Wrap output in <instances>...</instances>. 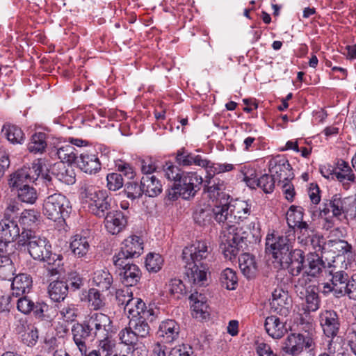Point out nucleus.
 <instances>
[{
  "mask_svg": "<svg viewBox=\"0 0 356 356\" xmlns=\"http://www.w3.org/2000/svg\"><path fill=\"white\" fill-rule=\"evenodd\" d=\"M212 215L216 221L223 226L220 247L225 257L232 261L240 251L247 248L249 234L234 225L229 200L214 203Z\"/></svg>",
  "mask_w": 356,
  "mask_h": 356,
  "instance_id": "obj_1",
  "label": "nucleus"
},
{
  "mask_svg": "<svg viewBox=\"0 0 356 356\" xmlns=\"http://www.w3.org/2000/svg\"><path fill=\"white\" fill-rule=\"evenodd\" d=\"M291 241L288 236H278L277 237L268 235L266 240V249L269 251L275 262L281 268H286L293 276H298L306 266L305 256L302 250H291Z\"/></svg>",
  "mask_w": 356,
  "mask_h": 356,
  "instance_id": "obj_2",
  "label": "nucleus"
},
{
  "mask_svg": "<svg viewBox=\"0 0 356 356\" xmlns=\"http://www.w3.org/2000/svg\"><path fill=\"white\" fill-rule=\"evenodd\" d=\"M112 321L103 313H92L81 323H76L72 327V339L81 354L88 350V343L97 337H104L107 330H111Z\"/></svg>",
  "mask_w": 356,
  "mask_h": 356,
  "instance_id": "obj_3",
  "label": "nucleus"
},
{
  "mask_svg": "<svg viewBox=\"0 0 356 356\" xmlns=\"http://www.w3.org/2000/svg\"><path fill=\"white\" fill-rule=\"evenodd\" d=\"M203 179L196 172L183 173L177 182H174L168 189V197L170 200H176L179 197L184 200L194 197L201 188Z\"/></svg>",
  "mask_w": 356,
  "mask_h": 356,
  "instance_id": "obj_4",
  "label": "nucleus"
},
{
  "mask_svg": "<svg viewBox=\"0 0 356 356\" xmlns=\"http://www.w3.org/2000/svg\"><path fill=\"white\" fill-rule=\"evenodd\" d=\"M70 204L69 200L65 195L54 193L44 200L42 213L48 219L63 225L65 224V218L69 217L70 213Z\"/></svg>",
  "mask_w": 356,
  "mask_h": 356,
  "instance_id": "obj_5",
  "label": "nucleus"
},
{
  "mask_svg": "<svg viewBox=\"0 0 356 356\" xmlns=\"http://www.w3.org/2000/svg\"><path fill=\"white\" fill-rule=\"evenodd\" d=\"M314 328L304 333H291L285 339L282 351L284 356H298L304 350H312L315 346Z\"/></svg>",
  "mask_w": 356,
  "mask_h": 356,
  "instance_id": "obj_6",
  "label": "nucleus"
},
{
  "mask_svg": "<svg viewBox=\"0 0 356 356\" xmlns=\"http://www.w3.org/2000/svg\"><path fill=\"white\" fill-rule=\"evenodd\" d=\"M15 301L17 310L23 314L33 313L36 318L50 321L55 316L56 311L44 302H33L26 294L17 298Z\"/></svg>",
  "mask_w": 356,
  "mask_h": 356,
  "instance_id": "obj_7",
  "label": "nucleus"
},
{
  "mask_svg": "<svg viewBox=\"0 0 356 356\" xmlns=\"http://www.w3.org/2000/svg\"><path fill=\"white\" fill-rule=\"evenodd\" d=\"M81 195L84 201L88 203L90 211L96 216L104 217L106 211L111 209V199L106 196L103 191L92 186H82Z\"/></svg>",
  "mask_w": 356,
  "mask_h": 356,
  "instance_id": "obj_8",
  "label": "nucleus"
},
{
  "mask_svg": "<svg viewBox=\"0 0 356 356\" xmlns=\"http://www.w3.org/2000/svg\"><path fill=\"white\" fill-rule=\"evenodd\" d=\"M21 245H27L28 252L34 260H40L47 255L52 248L49 241L44 236L36 234L33 230H24L21 232Z\"/></svg>",
  "mask_w": 356,
  "mask_h": 356,
  "instance_id": "obj_9",
  "label": "nucleus"
},
{
  "mask_svg": "<svg viewBox=\"0 0 356 356\" xmlns=\"http://www.w3.org/2000/svg\"><path fill=\"white\" fill-rule=\"evenodd\" d=\"M318 321L323 334L328 338H331L327 344V350L330 353L336 352L334 346V339L337 336L341 321L337 312L333 309L322 310L318 316Z\"/></svg>",
  "mask_w": 356,
  "mask_h": 356,
  "instance_id": "obj_10",
  "label": "nucleus"
},
{
  "mask_svg": "<svg viewBox=\"0 0 356 356\" xmlns=\"http://www.w3.org/2000/svg\"><path fill=\"white\" fill-rule=\"evenodd\" d=\"M42 170L40 160L34 161L31 166H24L10 175L8 185L12 189H19L36 181Z\"/></svg>",
  "mask_w": 356,
  "mask_h": 356,
  "instance_id": "obj_11",
  "label": "nucleus"
},
{
  "mask_svg": "<svg viewBox=\"0 0 356 356\" xmlns=\"http://www.w3.org/2000/svg\"><path fill=\"white\" fill-rule=\"evenodd\" d=\"M143 251V241L138 236L131 235L122 243L120 252L113 257L115 266H122L123 261L139 257Z\"/></svg>",
  "mask_w": 356,
  "mask_h": 356,
  "instance_id": "obj_12",
  "label": "nucleus"
},
{
  "mask_svg": "<svg viewBox=\"0 0 356 356\" xmlns=\"http://www.w3.org/2000/svg\"><path fill=\"white\" fill-rule=\"evenodd\" d=\"M211 249L205 241H197L191 245L185 247L182 251V259L185 264H207L205 261L211 254Z\"/></svg>",
  "mask_w": 356,
  "mask_h": 356,
  "instance_id": "obj_13",
  "label": "nucleus"
},
{
  "mask_svg": "<svg viewBox=\"0 0 356 356\" xmlns=\"http://www.w3.org/2000/svg\"><path fill=\"white\" fill-rule=\"evenodd\" d=\"M268 169L271 175L278 183L291 181L294 177L289 161L282 155H277L270 159Z\"/></svg>",
  "mask_w": 356,
  "mask_h": 356,
  "instance_id": "obj_14",
  "label": "nucleus"
},
{
  "mask_svg": "<svg viewBox=\"0 0 356 356\" xmlns=\"http://www.w3.org/2000/svg\"><path fill=\"white\" fill-rule=\"evenodd\" d=\"M76 163L81 171L89 175H95L102 169L98 153L92 147H89L79 152Z\"/></svg>",
  "mask_w": 356,
  "mask_h": 356,
  "instance_id": "obj_15",
  "label": "nucleus"
},
{
  "mask_svg": "<svg viewBox=\"0 0 356 356\" xmlns=\"http://www.w3.org/2000/svg\"><path fill=\"white\" fill-rule=\"evenodd\" d=\"M204 191L214 203L229 200L230 196L225 192L226 185L219 177H205Z\"/></svg>",
  "mask_w": 356,
  "mask_h": 356,
  "instance_id": "obj_16",
  "label": "nucleus"
},
{
  "mask_svg": "<svg viewBox=\"0 0 356 356\" xmlns=\"http://www.w3.org/2000/svg\"><path fill=\"white\" fill-rule=\"evenodd\" d=\"M349 199L341 198L338 195H334L330 200H324L320 209L321 215L326 216L331 212L336 218L345 216L349 211Z\"/></svg>",
  "mask_w": 356,
  "mask_h": 356,
  "instance_id": "obj_17",
  "label": "nucleus"
},
{
  "mask_svg": "<svg viewBox=\"0 0 356 356\" xmlns=\"http://www.w3.org/2000/svg\"><path fill=\"white\" fill-rule=\"evenodd\" d=\"M270 310L282 316H287L292 307V300L287 291L282 289H275L272 293L270 303Z\"/></svg>",
  "mask_w": 356,
  "mask_h": 356,
  "instance_id": "obj_18",
  "label": "nucleus"
},
{
  "mask_svg": "<svg viewBox=\"0 0 356 356\" xmlns=\"http://www.w3.org/2000/svg\"><path fill=\"white\" fill-rule=\"evenodd\" d=\"M118 269L121 282L126 286H136L141 277V271L136 264L124 260L122 266H115Z\"/></svg>",
  "mask_w": 356,
  "mask_h": 356,
  "instance_id": "obj_19",
  "label": "nucleus"
},
{
  "mask_svg": "<svg viewBox=\"0 0 356 356\" xmlns=\"http://www.w3.org/2000/svg\"><path fill=\"white\" fill-rule=\"evenodd\" d=\"M180 334L179 324L172 319L163 321L159 324L156 336L163 343H172L176 341Z\"/></svg>",
  "mask_w": 356,
  "mask_h": 356,
  "instance_id": "obj_20",
  "label": "nucleus"
},
{
  "mask_svg": "<svg viewBox=\"0 0 356 356\" xmlns=\"http://www.w3.org/2000/svg\"><path fill=\"white\" fill-rule=\"evenodd\" d=\"M128 216L121 211H112L104 216V225L106 230L111 234H118L127 225Z\"/></svg>",
  "mask_w": 356,
  "mask_h": 356,
  "instance_id": "obj_21",
  "label": "nucleus"
},
{
  "mask_svg": "<svg viewBox=\"0 0 356 356\" xmlns=\"http://www.w3.org/2000/svg\"><path fill=\"white\" fill-rule=\"evenodd\" d=\"M49 154L51 157L59 159L60 163L71 164L78 159L79 152L74 146L60 141L51 147Z\"/></svg>",
  "mask_w": 356,
  "mask_h": 356,
  "instance_id": "obj_22",
  "label": "nucleus"
},
{
  "mask_svg": "<svg viewBox=\"0 0 356 356\" xmlns=\"http://www.w3.org/2000/svg\"><path fill=\"white\" fill-rule=\"evenodd\" d=\"M248 242V241L247 243ZM248 245H247V248L243 251H240L236 256L239 254L238 264L243 275L248 279H252L256 276L258 272V266L254 256L250 253L245 252V251L248 250ZM236 257H235L234 259ZM232 259H234V258Z\"/></svg>",
  "mask_w": 356,
  "mask_h": 356,
  "instance_id": "obj_23",
  "label": "nucleus"
},
{
  "mask_svg": "<svg viewBox=\"0 0 356 356\" xmlns=\"http://www.w3.org/2000/svg\"><path fill=\"white\" fill-rule=\"evenodd\" d=\"M186 275L193 284L204 286L207 282V264H185Z\"/></svg>",
  "mask_w": 356,
  "mask_h": 356,
  "instance_id": "obj_24",
  "label": "nucleus"
},
{
  "mask_svg": "<svg viewBox=\"0 0 356 356\" xmlns=\"http://www.w3.org/2000/svg\"><path fill=\"white\" fill-rule=\"evenodd\" d=\"M12 279L11 287L13 296L17 298L29 293L33 285L32 277L30 275L19 273Z\"/></svg>",
  "mask_w": 356,
  "mask_h": 356,
  "instance_id": "obj_25",
  "label": "nucleus"
},
{
  "mask_svg": "<svg viewBox=\"0 0 356 356\" xmlns=\"http://www.w3.org/2000/svg\"><path fill=\"white\" fill-rule=\"evenodd\" d=\"M52 175L60 182L72 185L76 181V174L72 166L64 163H55L51 170Z\"/></svg>",
  "mask_w": 356,
  "mask_h": 356,
  "instance_id": "obj_26",
  "label": "nucleus"
},
{
  "mask_svg": "<svg viewBox=\"0 0 356 356\" xmlns=\"http://www.w3.org/2000/svg\"><path fill=\"white\" fill-rule=\"evenodd\" d=\"M303 209L301 207L294 205L290 207L286 213V222L289 229L284 236H288L291 240L295 238V227H298L302 222H305L303 221Z\"/></svg>",
  "mask_w": 356,
  "mask_h": 356,
  "instance_id": "obj_27",
  "label": "nucleus"
},
{
  "mask_svg": "<svg viewBox=\"0 0 356 356\" xmlns=\"http://www.w3.org/2000/svg\"><path fill=\"white\" fill-rule=\"evenodd\" d=\"M175 161L180 166H190L195 165L204 168L208 163L207 159H203L200 155H195L184 147L176 152Z\"/></svg>",
  "mask_w": 356,
  "mask_h": 356,
  "instance_id": "obj_28",
  "label": "nucleus"
},
{
  "mask_svg": "<svg viewBox=\"0 0 356 356\" xmlns=\"http://www.w3.org/2000/svg\"><path fill=\"white\" fill-rule=\"evenodd\" d=\"M264 327L268 334L275 339H281L287 332L285 323L274 315L266 318Z\"/></svg>",
  "mask_w": 356,
  "mask_h": 356,
  "instance_id": "obj_29",
  "label": "nucleus"
},
{
  "mask_svg": "<svg viewBox=\"0 0 356 356\" xmlns=\"http://www.w3.org/2000/svg\"><path fill=\"white\" fill-rule=\"evenodd\" d=\"M21 239L20 229L17 220L1 219L0 220V238L15 241Z\"/></svg>",
  "mask_w": 356,
  "mask_h": 356,
  "instance_id": "obj_30",
  "label": "nucleus"
},
{
  "mask_svg": "<svg viewBox=\"0 0 356 356\" xmlns=\"http://www.w3.org/2000/svg\"><path fill=\"white\" fill-rule=\"evenodd\" d=\"M189 299L196 318H206L209 315V307L204 294L195 292L190 296Z\"/></svg>",
  "mask_w": 356,
  "mask_h": 356,
  "instance_id": "obj_31",
  "label": "nucleus"
},
{
  "mask_svg": "<svg viewBox=\"0 0 356 356\" xmlns=\"http://www.w3.org/2000/svg\"><path fill=\"white\" fill-rule=\"evenodd\" d=\"M349 280L350 277L344 270H339L332 273L331 282L334 296L340 298L346 295Z\"/></svg>",
  "mask_w": 356,
  "mask_h": 356,
  "instance_id": "obj_32",
  "label": "nucleus"
},
{
  "mask_svg": "<svg viewBox=\"0 0 356 356\" xmlns=\"http://www.w3.org/2000/svg\"><path fill=\"white\" fill-rule=\"evenodd\" d=\"M39 261L46 263L48 275L56 276L60 274L63 270V256L53 253L51 249L47 255H44V258Z\"/></svg>",
  "mask_w": 356,
  "mask_h": 356,
  "instance_id": "obj_33",
  "label": "nucleus"
},
{
  "mask_svg": "<svg viewBox=\"0 0 356 356\" xmlns=\"http://www.w3.org/2000/svg\"><path fill=\"white\" fill-rule=\"evenodd\" d=\"M337 168L339 172H334L335 177L339 182L343 183V188L346 189L349 188V184L343 183L347 180L351 183L356 181V176L353 172L351 167L347 161L343 159H338L337 162Z\"/></svg>",
  "mask_w": 356,
  "mask_h": 356,
  "instance_id": "obj_34",
  "label": "nucleus"
},
{
  "mask_svg": "<svg viewBox=\"0 0 356 356\" xmlns=\"http://www.w3.org/2000/svg\"><path fill=\"white\" fill-rule=\"evenodd\" d=\"M306 261L307 264L305 268H307V275L318 277L325 268V262L318 253L309 252L307 255Z\"/></svg>",
  "mask_w": 356,
  "mask_h": 356,
  "instance_id": "obj_35",
  "label": "nucleus"
},
{
  "mask_svg": "<svg viewBox=\"0 0 356 356\" xmlns=\"http://www.w3.org/2000/svg\"><path fill=\"white\" fill-rule=\"evenodd\" d=\"M231 213L232 220H234V225L247 219L251 212V205L246 201L235 200L232 203L230 202Z\"/></svg>",
  "mask_w": 356,
  "mask_h": 356,
  "instance_id": "obj_36",
  "label": "nucleus"
},
{
  "mask_svg": "<svg viewBox=\"0 0 356 356\" xmlns=\"http://www.w3.org/2000/svg\"><path fill=\"white\" fill-rule=\"evenodd\" d=\"M140 184L143 193L149 197H156L162 191V185L154 175H143Z\"/></svg>",
  "mask_w": 356,
  "mask_h": 356,
  "instance_id": "obj_37",
  "label": "nucleus"
},
{
  "mask_svg": "<svg viewBox=\"0 0 356 356\" xmlns=\"http://www.w3.org/2000/svg\"><path fill=\"white\" fill-rule=\"evenodd\" d=\"M1 133L13 144H22L25 140V134L21 127L13 124H4Z\"/></svg>",
  "mask_w": 356,
  "mask_h": 356,
  "instance_id": "obj_38",
  "label": "nucleus"
},
{
  "mask_svg": "<svg viewBox=\"0 0 356 356\" xmlns=\"http://www.w3.org/2000/svg\"><path fill=\"white\" fill-rule=\"evenodd\" d=\"M124 310L131 318L152 315L150 310L146 309L145 303L138 298H134L128 305L124 307Z\"/></svg>",
  "mask_w": 356,
  "mask_h": 356,
  "instance_id": "obj_39",
  "label": "nucleus"
},
{
  "mask_svg": "<svg viewBox=\"0 0 356 356\" xmlns=\"http://www.w3.org/2000/svg\"><path fill=\"white\" fill-rule=\"evenodd\" d=\"M47 135L44 132L33 134L27 145V149L33 154H42L47 147Z\"/></svg>",
  "mask_w": 356,
  "mask_h": 356,
  "instance_id": "obj_40",
  "label": "nucleus"
},
{
  "mask_svg": "<svg viewBox=\"0 0 356 356\" xmlns=\"http://www.w3.org/2000/svg\"><path fill=\"white\" fill-rule=\"evenodd\" d=\"M90 247L88 238L79 234H76L70 243V249L74 255L79 258L87 254Z\"/></svg>",
  "mask_w": 356,
  "mask_h": 356,
  "instance_id": "obj_41",
  "label": "nucleus"
},
{
  "mask_svg": "<svg viewBox=\"0 0 356 356\" xmlns=\"http://www.w3.org/2000/svg\"><path fill=\"white\" fill-rule=\"evenodd\" d=\"M94 284L102 291L108 290L113 282L112 275L107 269L97 270L92 277Z\"/></svg>",
  "mask_w": 356,
  "mask_h": 356,
  "instance_id": "obj_42",
  "label": "nucleus"
},
{
  "mask_svg": "<svg viewBox=\"0 0 356 356\" xmlns=\"http://www.w3.org/2000/svg\"><path fill=\"white\" fill-rule=\"evenodd\" d=\"M49 295L50 298L56 302L63 300L68 293V285L64 281H55L49 286Z\"/></svg>",
  "mask_w": 356,
  "mask_h": 356,
  "instance_id": "obj_43",
  "label": "nucleus"
},
{
  "mask_svg": "<svg viewBox=\"0 0 356 356\" xmlns=\"http://www.w3.org/2000/svg\"><path fill=\"white\" fill-rule=\"evenodd\" d=\"M306 293L305 311L308 313L317 311L321 305L317 289L316 286H309L306 289Z\"/></svg>",
  "mask_w": 356,
  "mask_h": 356,
  "instance_id": "obj_44",
  "label": "nucleus"
},
{
  "mask_svg": "<svg viewBox=\"0 0 356 356\" xmlns=\"http://www.w3.org/2000/svg\"><path fill=\"white\" fill-rule=\"evenodd\" d=\"M149 316H142L138 318H131L129 321V325L133 329L136 337L138 338H145L149 334L150 327L146 321Z\"/></svg>",
  "mask_w": 356,
  "mask_h": 356,
  "instance_id": "obj_45",
  "label": "nucleus"
},
{
  "mask_svg": "<svg viewBox=\"0 0 356 356\" xmlns=\"http://www.w3.org/2000/svg\"><path fill=\"white\" fill-rule=\"evenodd\" d=\"M15 268L10 257L0 254V280H10L15 274Z\"/></svg>",
  "mask_w": 356,
  "mask_h": 356,
  "instance_id": "obj_46",
  "label": "nucleus"
},
{
  "mask_svg": "<svg viewBox=\"0 0 356 356\" xmlns=\"http://www.w3.org/2000/svg\"><path fill=\"white\" fill-rule=\"evenodd\" d=\"M193 220L200 226H206L211 222L213 218L212 209L207 206H198L193 212Z\"/></svg>",
  "mask_w": 356,
  "mask_h": 356,
  "instance_id": "obj_47",
  "label": "nucleus"
},
{
  "mask_svg": "<svg viewBox=\"0 0 356 356\" xmlns=\"http://www.w3.org/2000/svg\"><path fill=\"white\" fill-rule=\"evenodd\" d=\"M40 214L34 210H25L21 213L19 222L22 226V232L24 230H32V227L39 221Z\"/></svg>",
  "mask_w": 356,
  "mask_h": 356,
  "instance_id": "obj_48",
  "label": "nucleus"
},
{
  "mask_svg": "<svg viewBox=\"0 0 356 356\" xmlns=\"http://www.w3.org/2000/svg\"><path fill=\"white\" fill-rule=\"evenodd\" d=\"M208 163L204 165V168L206 170L207 176L216 177V175L230 172L234 169V165L231 163H213L207 160Z\"/></svg>",
  "mask_w": 356,
  "mask_h": 356,
  "instance_id": "obj_49",
  "label": "nucleus"
},
{
  "mask_svg": "<svg viewBox=\"0 0 356 356\" xmlns=\"http://www.w3.org/2000/svg\"><path fill=\"white\" fill-rule=\"evenodd\" d=\"M167 290L175 299H180L186 294V289L179 279H171L166 285Z\"/></svg>",
  "mask_w": 356,
  "mask_h": 356,
  "instance_id": "obj_50",
  "label": "nucleus"
},
{
  "mask_svg": "<svg viewBox=\"0 0 356 356\" xmlns=\"http://www.w3.org/2000/svg\"><path fill=\"white\" fill-rule=\"evenodd\" d=\"M298 229V241L302 245L308 246V241L316 234V230L307 222L299 224Z\"/></svg>",
  "mask_w": 356,
  "mask_h": 356,
  "instance_id": "obj_51",
  "label": "nucleus"
},
{
  "mask_svg": "<svg viewBox=\"0 0 356 356\" xmlns=\"http://www.w3.org/2000/svg\"><path fill=\"white\" fill-rule=\"evenodd\" d=\"M17 191V197L22 202L27 204H33L38 199L37 191L35 188L29 185H25Z\"/></svg>",
  "mask_w": 356,
  "mask_h": 356,
  "instance_id": "obj_52",
  "label": "nucleus"
},
{
  "mask_svg": "<svg viewBox=\"0 0 356 356\" xmlns=\"http://www.w3.org/2000/svg\"><path fill=\"white\" fill-rule=\"evenodd\" d=\"M220 282L228 290H233L238 284L236 273L231 268H226L220 274Z\"/></svg>",
  "mask_w": 356,
  "mask_h": 356,
  "instance_id": "obj_53",
  "label": "nucleus"
},
{
  "mask_svg": "<svg viewBox=\"0 0 356 356\" xmlns=\"http://www.w3.org/2000/svg\"><path fill=\"white\" fill-rule=\"evenodd\" d=\"M110 331L111 330H107V333L104 337L96 338L99 340L97 350L100 351L102 356H111L113 353L115 343L114 341L108 337Z\"/></svg>",
  "mask_w": 356,
  "mask_h": 356,
  "instance_id": "obj_54",
  "label": "nucleus"
},
{
  "mask_svg": "<svg viewBox=\"0 0 356 356\" xmlns=\"http://www.w3.org/2000/svg\"><path fill=\"white\" fill-rule=\"evenodd\" d=\"M252 182L265 193H271L274 191L275 179L271 175L264 174Z\"/></svg>",
  "mask_w": 356,
  "mask_h": 356,
  "instance_id": "obj_55",
  "label": "nucleus"
},
{
  "mask_svg": "<svg viewBox=\"0 0 356 356\" xmlns=\"http://www.w3.org/2000/svg\"><path fill=\"white\" fill-rule=\"evenodd\" d=\"M163 259L159 254L149 253L145 260V266L149 272L156 273L159 271L163 266Z\"/></svg>",
  "mask_w": 356,
  "mask_h": 356,
  "instance_id": "obj_56",
  "label": "nucleus"
},
{
  "mask_svg": "<svg viewBox=\"0 0 356 356\" xmlns=\"http://www.w3.org/2000/svg\"><path fill=\"white\" fill-rule=\"evenodd\" d=\"M89 305L94 309L97 310L102 308L104 305V297L97 289H90L87 296Z\"/></svg>",
  "mask_w": 356,
  "mask_h": 356,
  "instance_id": "obj_57",
  "label": "nucleus"
},
{
  "mask_svg": "<svg viewBox=\"0 0 356 356\" xmlns=\"http://www.w3.org/2000/svg\"><path fill=\"white\" fill-rule=\"evenodd\" d=\"M164 176L169 180L177 182L184 172L181 169L170 161L166 162L163 166Z\"/></svg>",
  "mask_w": 356,
  "mask_h": 356,
  "instance_id": "obj_58",
  "label": "nucleus"
},
{
  "mask_svg": "<svg viewBox=\"0 0 356 356\" xmlns=\"http://www.w3.org/2000/svg\"><path fill=\"white\" fill-rule=\"evenodd\" d=\"M119 337L122 343L132 346H136L138 341V338L136 337V333H134L130 325H129L128 327L122 329L119 332Z\"/></svg>",
  "mask_w": 356,
  "mask_h": 356,
  "instance_id": "obj_59",
  "label": "nucleus"
},
{
  "mask_svg": "<svg viewBox=\"0 0 356 356\" xmlns=\"http://www.w3.org/2000/svg\"><path fill=\"white\" fill-rule=\"evenodd\" d=\"M124 193L131 200L139 198L143 193L142 185H138L137 182L129 181L125 184Z\"/></svg>",
  "mask_w": 356,
  "mask_h": 356,
  "instance_id": "obj_60",
  "label": "nucleus"
},
{
  "mask_svg": "<svg viewBox=\"0 0 356 356\" xmlns=\"http://www.w3.org/2000/svg\"><path fill=\"white\" fill-rule=\"evenodd\" d=\"M107 188L110 191H116L121 188L124 184V180L121 174L117 172L109 173L106 176Z\"/></svg>",
  "mask_w": 356,
  "mask_h": 356,
  "instance_id": "obj_61",
  "label": "nucleus"
},
{
  "mask_svg": "<svg viewBox=\"0 0 356 356\" xmlns=\"http://www.w3.org/2000/svg\"><path fill=\"white\" fill-rule=\"evenodd\" d=\"M59 312L62 318L67 322L74 321L77 317V309L74 305H64L60 308Z\"/></svg>",
  "mask_w": 356,
  "mask_h": 356,
  "instance_id": "obj_62",
  "label": "nucleus"
},
{
  "mask_svg": "<svg viewBox=\"0 0 356 356\" xmlns=\"http://www.w3.org/2000/svg\"><path fill=\"white\" fill-rule=\"evenodd\" d=\"M115 298L119 305L127 307L134 298L133 293L129 289H118L115 292Z\"/></svg>",
  "mask_w": 356,
  "mask_h": 356,
  "instance_id": "obj_63",
  "label": "nucleus"
},
{
  "mask_svg": "<svg viewBox=\"0 0 356 356\" xmlns=\"http://www.w3.org/2000/svg\"><path fill=\"white\" fill-rule=\"evenodd\" d=\"M193 350L191 346L180 344L172 348L169 356H193Z\"/></svg>",
  "mask_w": 356,
  "mask_h": 356,
  "instance_id": "obj_64",
  "label": "nucleus"
}]
</instances>
